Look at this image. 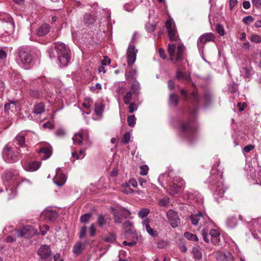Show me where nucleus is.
<instances>
[{
  "mask_svg": "<svg viewBox=\"0 0 261 261\" xmlns=\"http://www.w3.org/2000/svg\"><path fill=\"white\" fill-rule=\"evenodd\" d=\"M122 188L123 189H122V192L124 193L129 194L134 192V190L130 188L128 183H125L123 184Z\"/></svg>",
  "mask_w": 261,
  "mask_h": 261,
  "instance_id": "nucleus-51",
  "label": "nucleus"
},
{
  "mask_svg": "<svg viewBox=\"0 0 261 261\" xmlns=\"http://www.w3.org/2000/svg\"><path fill=\"white\" fill-rule=\"evenodd\" d=\"M37 233V230H35L33 226L28 225L23 226L21 229L16 231V234L18 237L25 238H29Z\"/></svg>",
  "mask_w": 261,
  "mask_h": 261,
  "instance_id": "nucleus-13",
  "label": "nucleus"
},
{
  "mask_svg": "<svg viewBox=\"0 0 261 261\" xmlns=\"http://www.w3.org/2000/svg\"><path fill=\"white\" fill-rule=\"evenodd\" d=\"M180 93L186 100H190L193 103L194 109L193 110L190 111V113H191V116L194 117L197 109V106L200 103V100L197 95V92L194 91L192 92L190 95H188L186 91L181 89Z\"/></svg>",
  "mask_w": 261,
  "mask_h": 261,
  "instance_id": "nucleus-11",
  "label": "nucleus"
},
{
  "mask_svg": "<svg viewBox=\"0 0 261 261\" xmlns=\"http://www.w3.org/2000/svg\"><path fill=\"white\" fill-rule=\"evenodd\" d=\"M38 153L43 160L48 159L52 154L51 146L48 144L43 145L39 149Z\"/></svg>",
  "mask_w": 261,
  "mask_h": 261,
  "instance_id": "nucleus-25",
  "label": "nucleus"
},
{
  "mask_svg": "<svg viewBox=\"0 0 261 261\" xmlns=\"http://www.w3.org/2000/svg\"><path fill=\"white\" fill-rule=\"evenodd\" d=\"M101 89V85L99 83H97L94 86H91L90 88L91 91L96 93L98 92V91L100 90Z\"/></svg>",
  "mask_w": 261,
  "mask_h": 261,
  "instance_id": "nucleus-60",
  "label": "nucleus"
},
{
  "mask_svg": "<svg viewBox=\"0 0 261 261\" xmlns=\"http://www.w3.org/2000/svg\"><path fill=\"white\" fill-rule=\"evenodd\" d=\"M54 183L58 186H62L66 181V176L60 168L57 169L56 174L53 179Z\"/></svg>",
  "mask_w": 261,
  "mask_h": 261,
  "instance_id": "nucleus-24",
  "label": "nucleus"
},
{
  "mask_svg": "<svg viewBox=\"0 0 261 261\" xmlns=\"http://www.w3.org/2000/svg\"><path fill=\"white\" fill-rule=\"evenodd\" d=\"M128 107V111L130 113H133L134 112L136 111L138 109V105L135 101L132 103L130 102Z\"/></svg>",
  "mask_w": 261,
  "mask_h": 261,
  "instance_id": "nucleus-57",
  "label": "nucleus"
},
{
  "mask_svg": "<svg viewBox=\"0 0 261 261\" xmlns=\"http://www.w3.org/2000/svg\"><path fill=\"white\" fill-rule=\"evenodd\" d=\"M112 212L114 217L115 222L117 223H120L122 218L129 214L128 211L122 208H113Z\"/></svg>",
  "mask_w": 261,
  "mask_h": 261,
  "instance_id": "nucleus-21",
  "label": "nucleus"
},
{
  "mask_svg": "<svg viewBox=\"0 0 261 261\" xmlns=\"http://www.w3.org/2000/svg\"><path fill=\"white\" fill-rule=\"evenodd\" d=\"M91 217V214L89 213H87L84 215L81 216L80 220L82 223H86L88 222Z\"/></svg>",
  "mask_w": 261,
  "mask_h": 261,
  "instance_id": "nucleus-59",
  "label": "nucleus"
},
{
  "mask_svg": "<svg viewBox=\"0 0 261 261\" xmlns=\"http://www.w3.org/2000/svg\"><path fill=\"white\" fill-rule=\"evenodd\" d=\"M131 134L129 132H126L124 135L122 139V142L124 144H127L129 142L130 139Z\"/></svg>",
  "mask_w": 261,
  "mask_h": 261,
  "instance_id": "nucleus-58",
  "label": "nucleus"
},
{
  "mask_svg": "<svg viewBox=\"0 0 261 261\" xmlns=\"http://www.w3.org/2000/svg\"><path fill=\"white\" fill-rule=\"evenodd\" d=\"M178 102V96L175 94H171L170 95L169 103L170 105L175 106Z\"/></svg>",
  "mask_w": 261,
  "mask_h": 261,
  "instance_id": "nucleus-47",
  "label": "nucleus"
},
{
  "mask_svg": "<svg viewBox=\"0 0 261 261\" xmlns=\"http://www.w3.org/2000/svg\"><path fill=\"white\" fill-rule=\"evenodd\" d=\"M41 217H44L45 219L53 221L58 217V213L55 210L47 209L42 213Z\"/></svg>",
  "mask_w": 261,
  "mask_h": 261,
  "instance_id": "nucleus-30",
  "label": "nucleus"
},
{
  "mask_svg": "<svg viewBox=\"0 0 261 261\" xmlns=\"http://www.w3.org/2000/svg\"><path fill=\"white\" fill-rule=\"evenodd\" d=\"M104 240L108 243H114L116 240V236L114 233H109L104 237Z\"/></svg>",
  "mask_w": 261,
  "mask_h": 261,
  "instance_id": "nucleus-45",
  "label": "nucleus"
},
{
  "mask_svg": "<svg viewBox=\"0 0 261 261\" xmlns=\"http://www.w3.org/2000/svg\"><path fill=\"white\" fill-rule=\"evenodd\" d=\"M176 78L181 81H185L186 83H189L190 80L189 74L186 71H181L178 70L176 73Z\"/></svg>",
  "mask_w": 261,
  "mask_h": 261,
  "instance_id": "nucleus-32",
  "label": "nucleus"
},
{
  "mask_svg": "<svg viewBox=\"0 0 261 261\" xmlns=\"http://www.w3.org/2000/svg\"><path fill=\"white\" fill-rule=\"evenodd\" d=\"M165 25L170 40L172 41L176 40L177 36L175 24L172 23L171 20L168 19L166 21Z\"/></svg>",
  "mask_w": 261,
  "mask_h": 261,
  "instance_id": "nucleus-22",
  "label": "nucleus"
},
{
  "mask_svg": "<svg viewBox=\"0 0 261 261\" xmlns=\"http://www.w3.org/2000/svg\"><path fill=\"white\" fill-rule=\"evenodd\" d=\"M138 50L136 49L134 44L130 42L127 50L126 59L128 66L131 67L136 60Z\"/></svg>",
  "mask_w": 261,
  "mask_h": 261,
  "instance_id": "nucleus-12",
  "label": "nucleus"
},
{
  "mask_svg": "<svg viewBox=\"0 0 261 261\" xmlns=\"http://www.w3.org/2000/svg\"><path fill=\"white\" fill-rule=\"evenodd\" d=\"M127 236L129 237L130 241H124L122 245H137L142 243V236L136 232H132Z\"/></svg>",
  "mask_w": 261,
  "mask_h": 261,
  "instance_id": "nucleus-17",
  "label": "nucleus"
},
{
  "mask_svg": "<svg viewBox=\"0 0 261 261\" xmlns=\"http://www.w3.org/2000/svg\"><path fill=\"white\" fill-rule=\"evenodd\" d=\"M250 40L254 43H261V36L256 33L252 34L250 38Z\"/></svg>",
  "mask_w": 261,
  "mask_h": 261,
  "instance_id": "nucleus-46",
  "label": "nucleus"
},
{
  "mask_svg": "<svg viewBox=\"0 0 261 261\" xmlns=\"http://www.w3.org/2000/svg\"><path fill=\"white\" fill-rule=\"evenodd\" d=\"M84 20L85 23L90 24L95 22L96 19L95 16L89 14H86L84 16Z\"/></svg>",
  "mask_w": 261,
  "mask_h": 261,
  "instance_id": "nucleus-44",
  "label": "nucleus"
},
{
  "mask_svg": "<svg viewBox=\"0 0 261 261\" xmlns=\"http://www.w3.org/2000/svg\"><path fill=\"white\" fill-rule=\"evenodd\" d=\"M155 24H151L150 23H148L146 24V30L149 33H151L153 32L155 30Z\"/></svg>",
  "mask_w": 261,
  "mask_h": 261,
  "instance_id": "nucleus-63",
  "label": "nucleus"
},
{
  "mask_svg": "<svg viewBox=\"0 0 261 261\" xmlns=\"http://www.w3.org/2000/svg\"><path fill=\"white\" fill-rule=\"evenodd\" d=\"M149 168L147 165H143L140 166V173L142 175H145L147 174Z\"/></svg>",
  "mask_w": 261,
  "mask_h": 261,
  "instance_id": "nucleus-62",
  "label": "nucleus"
},
{
  "mask_svg": "<svg viewBox=\"0 0 261 261\" xmlns=\"http://www.w3.org/2000/svg\"><path fill=\"white\" fill-rule=\"evenodd\" d=\"M221 238L225 245H232L234 243L233 240L228 236H222Z\"/></svg>",
  "mask_w": 261,
  "mask_h": 261,
  "instance_id": "nucleus-55",
  "label": "nucleus"
},
{
  "mask_svg": "<svg viewBox=\"0 0 261 261\" xmlns=\"http://www.w3.org/2000/svg\"><path fill=\"white\" fill-rule=\"evenodd\" d=\"M219 165V163L213 166L207 182L211 190L214 191V195L222 197L227 188L223 185L222 172L217 168Z\"/></svg>",
  "mask_w": 261,
  "mask_h": 261,
  "instance_id": "nucleus-2",
  "label": "nucleus"
},
{
  "mask_svg": "<svg viewBox=\"0 0 261 261\" xmlns=\"http://www.w3.org/2000/svg\"><path fill=\"white\" fill-rule=\"evenodd\" d=\"M18 175V173L16 171H8L6 173L5 179L7 181H12V182H14L16 180Z\"/></svg>",
  "mask_w": 261,
  "mask_h": 261,
  "instance_id": "nucleus-37",
  "label": "nucleus"
},
{
  "mask_svg": "<svg viewBox=\"0 0 261 261\" xmlns=\"http://www.w3.org/2000/svg\"><path fill=\"white\" fill-rule=\"evenodd\" d=\"M149 213V210L147 208H142L138 212V216L142 219H145Z\"/></svg>",
  "mask_w": 261,
  "mask_h": 261,
  "instance_id": "nucleus-49",
  "label": "nucleus"
},
{
  "mask_svg": "<svg viewBox=\"0 0 261 261\" xmlns=\"http://www.w3.org/2000/svg\"><path fill=\"white\" fill-rule=\"evenodd\" d=\"M127 123L130 127H133L136 124V118L134 115H130L127 117Z\"/></svg>",
  "mask_w": 261,
  "mask_h": 261,
  "instance_id": "nucleus-52",
  "label": "nucleus"
},
{
  "mask_svg": "<svg viewBox=\"0 0 261 261\" xmlns=\"http://www.w3.org/2000/svg\"><path fill=\"white\" fill-rule=\"evenodd\" d=\"M217 32L221 36H223L225 34V31L222 25L217 24L216 28Z\"/></svg>",
  "mask_w": 261,
  "mask_h": 261,
  "instance_id": "nucleus-64",
  "label": "nucleus"
},
{
  "mask_svg": "<svg viewBox=\"0 0 261 261\" xmlns=\"http://www.w3.org/2000/svg\"><path fill=\"white\" fill-rule=\"evenodd\" d=\"M254 18L251 16H248L243 18L242 21L246 25L250 24L253 21Z\"/></svg>",
  "mask_w": 261,
  "mask_h": 261,
  "instance_id": "nucleus-56",
  "label": "nucleus"
},
{
  "mask_svg": "<svg viewBox=\"0 0 261 261\" xmlns=\"http://www.w3.org/2000/svg\"><path fill=\"white\" fill-rule=\"evenodd\" d=\"M159 205L162 207H168L170 205V200L168 197H164L159 201Z\"/></svg>",
  "mask_w": 261,
  "mask_h": 261,
  "instance_id": "nucleus-42",
  "label": "nucleus"
},
{
  "mask_svg": "<svg viewBox=\"0 0 261 261\" xmlns=\"http://www.w3.org/2000/svg\"><path fill=\"white\" fill-rule=\"evenodd\" d=\"M140 85L137 81H135L132 84L130 91H128L124 96L123 100L126 105L130 103L131 100L138 99L139 94Z\"/></svg>",
  "mask_w": 261,
  "mask_h": 261,
  "instance_id": "nucleus-10",
  "label": "nucleus"
},
{
  "mask_svg": "<svg viewBox=\"0 0 261 261\" xmlns=\"http://www.w3.org/2000/svg\"><path fill=\"white\" fill-rule=\"evenodd\" d=\"M185 237L189 240L197 241L198 240L197 237L191 232H186L184 233Z\"/></svg>",
  "mask_w": 261,
  "mask_h": 261,
  "instance_id": "nucleus-50",
  "label": "nucleus"
},
{
  "mask_svg": "<svg viewBox=\"0 0 261 261\" xmlns=\"http://www.w3.org/2000/svg\"><path fill=\"white\" fill-rule=\"evenodd\" d=\"M104 109L103 105L101 102H96L95 103L94 113L98 117H100L102 115Z\"/></svg>",
  "mask_w": 261,
  "mask_h": 261,
  "instance_id": "nucleus-40",
  "label": "nucleus"
},
{
  "mask_svg": "<svg viewBox=\"0 0 261 261\" xmlns=\"http://www.w3.org/2000/svg\"><path fill=\"white\" fill-rule=\"evenodd\" d=\"M151 220L149 218H145L142 220L141 224L142 225V229L146 231L150 236L152 237L157 236L158 232L156 229L150 226Z\"/></svg>",
  "mask_w": 261,
  "mask_h": 261,
  "instance_id": "nucleus-16",
  "label": "nucleus"
},
{
  "mask_svg": "<svg viewBox=\"0 0 261 261\" xmlns=\"http://www.w3.org/2000/svg\"><path fill=\"white\" fill-rule=\"evenodd\" d=\"M211 228L208 234V230L206 228H203L202 230V235L203 240L206 243L210 242L214 245H222L223 242L221 241V236L220 231L218 228Z\"/></svg>",
  "mask_w": 261,
  "mask_h": 261,
  "instance_id": "nucleus-9",
  "label": "nucleus"
},
{
  "mask_svg": "<svg viewBox=\"0 0 261 261\" xmlns=\"http://www.w3.org/2000/svg\"><path fill=\"white\" fill-rule=\"evenodd\" d=\"M110 221L111 219L108 215L100 214L97 217L96 222L99 227L105 228L109 226Z\"/></svg>",
  "mask_w": 261,
  "mask_h": 261,
  "instance_id": "nucleus-27",
  "label": "nucleus"
},
{
  "mask_svg": "<svg viewBox=\"0 0 261 261\" xmlns=\"http://www.w3.org/2000/svg\"><path fill=\"white\" fill-rule=\"evenodd\" d=\"M197 125L194 118L180 125V130L190 144H192L197 137Z\"/></svg>",
  "mask_w": 261,
  "mask_h": 261,
  "instance_id": "nucleus-5",
  "label": "nucleus"
},
{
  "mask_svg": "<svg viewBox=\"0 0 261 261\" xmlns=\"http://www.w3.org/2000/svg\"><path fill=\"white\" fill-rule=\"evenodd\" d=\"M185 47L179 43L169 44L168 51L170 60L177 64L178 67H185L188 61L183 57Z\"/></svg>",
  "mask_w": 261,
  "mask_h": 261,
  "instance_id": "nucleus-4",
  "label": "nucleus"
},
{
  "mask_svg": "<svg viewBox=\"0 0 261 261\" xmlns=\"http://www.w3.org/2000/svg\"><path fill=\"white\" fill-rule=\"evenodd\" d=\"M217 260L218 261H232L233 257L230 252H219L216 255Z\"/></svg>",
  "mask_w": 261,
  "mask_h": 261,
  "instance_id": "nucleus-29",
  "label": "nucleus"
},
{
  "mask_svg": "<svg viewBox=\"0 0 261 261\" xmlns=\"http://www.w3.org/2000/svg\"><path fill=\"white\" fill-rule=\"evenodd\" d=\"M85 156V151L82 149H81L79 151V153H77L76 152H72V156L77 160L82 159L84 158Z\"/></svg>",
  "mask_w": 261,
  "mask_h": 261,
  "instance_id": "nucleus-48",
  "label": "nucleus"
},
{
  "mask_svg": "<svg viewBox=\"0 0 261 261\" xmlns=\"http://www.w3.org/2000/svg\"><path fill=\"white\" fill-rule=\"evenodd\" d=\"M6 190L9 194V199H12L16 196V191L15 188H6Z\"/></svg>",
  "mask_w": 261,
  "mask_h": 261,
  "instance_id": "nucleus-54",
  "label": "nucleus"
},
{
  "mask_svg": "<svg viewBox=\"0 0 261 261\" xmlns=\"http://www.w3.org/2000/svg\"><path fill=\"white\" fill-rule=\"evenodd\" d=\"M249 228L254 239H259V237L255 232L261 233V218L252 220L249 224Z\"/></svg>",
  "mask_w": 261,
  "mask_h": 261,
  "instance_id": "nucleus-14",
  "label": "nucleus"
},
{
  "mask_svg": "<svg viewBox=\"0 0 261 261\" xmlns=\"http://www.w3.org/2000/svg\"><path fill=\"white\" fill-rule=\"evenodd\" d=\"M65 16V12L62 10L55 11L51 15V22L60 24L64 21Z\"/></svg>",
  "mask_w": 261,
  "mask_h": 261,
  "instance_id": "nucleus-23",
  "label": "nucleus"
},
{
  "mask_svg": "<svg viewBox=\"0 0 261 261\" xmlns=\"http://www.w3.org/2000/svg\"><path fill=\"white\" fill-rule=\"evenodd\" d=\"M123 227L125 229V235L128 236L131 233L130 231L132 230L133 223L129 221H126L123 224Z\"/></svg>",
  "mask_w": 261,
  "mask_h": 261,
  "instance_id": "nucleus-43",
  "label": "nucleus"
},
{
  "mask_svg": "<svg viewBox=\"0 0 261 261\" xmlns=\"http://www.w3.org/2000/svg\"><path fill=\"white\" fill-rule=\"evenodd\" d=\"M193 253L194 254V256L195 259H199L201 258L202 254L201 252L199 250V249L196 247H194L193 248Z\"/></svg>",
  "mask_w": 261,
  "mask_h": 261,
  "instance_id": "nucleus-53",
  "label": "nucleus"
},
{
  "mask_svg": "<svg viewBox=\"0 0 261 261\" xmlns=\"http://www.w3.org/2000/svg\"><path fill=\"white\" fill-rule=\"evenodd\" d=\"M45 111V105L43 102L36 103L34 105L33 112L36 114H41Z\"/></svg>",
  "mask_w": 261,
  "mask_h": 261,
  "instance_id": "nucleus-38",
  "label": "nucleus"
},
{
  "mask_svg": "<svg viewBox=\"0 0 261 261\" xmlns=\"http://www.w3.org/2000/svg\"><path fill=\"white\" fill-rule=\"evenodd\" d=\"M252 69L249 67H243L240 69L241 75L247 81L250 80V77L252 75Z\"/></svg>",
  "mask_w": 261,
  "mask_h": 261,
  "instance_id": "nucleus-33",
  "label": "nucleus"
},
{
  "mask_svg": "<svg viewBox=\"0 0 261 261\" xmlns=\"http://www.w3.org/2000/svg\"><path fill=\"white\" fill-rule=\"evenodd\" d=\"M49 229V226L44 225L43 226H39V230L42 235H45Z\"/></svg>",
  "mask_w": 261,
  "mask_h": 261,
  "instance_id": "nucleus-61",
  "label": "nucleus"
},
{
  "mask_svg": "<svg viewBox=\"0 0 261 261\" xmlns=\"http://www.w3.org/2000/svg\"><path fill=\"white\" fill-rule=\"evenodd\" d=\"M189 219L193 225L200 227L206 226L213 227L214 223L210 217L205 214L198 211L197 213L192 214L189 217Z\"/></svg>",
  "mask_w": 261,
  "mask_h": 261,
  "instance_id": "nucleus-8",
  "label": "nucleus"
},
{
  "mask_svg": "<svg viewBox=\"0 0 261 261\" xmlns=\"http://www.w3.org/2000/svg\"><path fill=\"white\" fill-rule=\"evenodd\" d=\"M54 47L57 51L60 66L61 67L67 66L71 60L68 47L66 44L60 42L55 43Z\"/></svg>",
  "mask_w": 261,
  "mask_h": 261,
  "instance_id": "nucleus-6",
  "label": "nucleus"
},
{
  "mask_svg": "<svg viewBox=\"0 0 261 261\" xmlns=\"http://www.w3.org/2000/svg\"><path fill=\"white\" fill-rule=\"evenodd\" d=\"M22 79L20 74L16 72L13 71L11 75V84L14 90L18 89L22 83Z\"/></svg>",
  "mask_w": 261,
  "mask_h": 261,
  "instance_id": "nucleus-26",
  "label": "nucleus"
},
{
  "mask_svg": "<svg viewBox=\"0 0 261 261\" xmlns=\"http://www.w3.org/2000/svg\"><path fill=\"white\" fill-rule=\"evenodd\" d=\"M166 215L171 227H177L180 223V219L177 213L173 210H169L167 212Z\"/></svg>",
  "mask_w": 261,
  "mask_h": 261,
  "instance_id": "nucleus-19",
  "label": "nucleus"
},
{
  "mask_svg": "<svg viewBox=\"0 0 261 261\" xmlns=\"http://www.w3.org/2000/svg\"><path fill=\"white\" fill-rule=\"evenodd\" d=\"M50 29V26L48 24L44 23L38 29L37 35L38 36H44L49 33Z\"/></svg>",
  "mask_w": 261,
  "mask_h": 261,
  "instance_id": "nucleus-31",
  "label": "nucleus"
},
{
  "mask_svg": "<svg viewBox=\"0 0 261 261\" xmlns=\"http://www.w3.org/2000/svg\"><path fill=\"white\" fill-rule=\"evenodd\" d=\"M33 50L27 47H20L18 49V64L24 69H29L33 61Z\"/></svg>",
  "mask_w": 261,
  "mask_h": 261,
  "instance_id": "nucleus-7",
  "label": "nucleus"
},
{
  "mask_svg": "<svg viewBox=\"0 0 261 261\" xmlns=\"http://www.w3.org/2000/svg\"><path fill=\"white\" fill-rule=\"evenodd\" d=\"M41 166V163L39 161H32L25 163L23 168L27 171L33 172L38 170Z\"/></svg>",
  "mask_w": 261,
  "mask_h": 261,
  "instance_id": "nucleus-28",
  "label": "nucleus"
},
{
  "mask_svg": "<svg viewBox=\"0 0 261 261\" xmlns=\"http://www.w3.org/2000/svg\"><path fill=\"white\" fill-rule=\"evenodd\" d=\"M238 221L236 215L230 216L226 220V225L229 228H233L237 225Z\"/></svg>",
  "mask_w": 261,
  "mask_h": 261,
  "instance_id": "nucleus-35",
  "label": "nucleus"
},
{
  "mask_svg": "<svg viewBox=\"0 0 261 261\" xmlns=\"http://www.w3.org/2000/svg\"><path fill=\"white\" fill-rule=\"evenodd\" d=\"M18 102L16 101H12L5 105V111L10 114V112H14L16 111V106Z\"/></svg>",
  "mask_w": 261,
  "mask_h": 261,
  "instance_id": "nucleus-34",
  "label": "nucleus"
},
{
  "mask_svg": "<svg viewBox=\"0 0 261 261\" xmlns=\"http://www.w3.org/2000/svg\"><path fill=\"white\" fill-rule=\"evenodd\" d=\"M35 134L29 130L22 131L16 137L13 143L7 144L3 150V157L8 163L16 162L21 154H25L29 149L25 142L31 141Z\"/></svg>",
  "mask_w": 261,
  "mask_h": 261,
  "instance_id": "nucleus-1",
  "label": "nucleus"
},
{
  "mask_svg": "<svg viewBox=\"0 0 261 261\" xmlns=\"http://www.w3.org/2000/svg\"><path fill=\"white\" fill-rule=\"evenodd\" d=\"M169 175L165 173L159 176V180L163 187L167 188V191L170 195H175L185 186V182L180 177H177L171 181H169Z\"/></svg>",
  "mask_w": 261,
  "mask_h": 261,
  "instance_id": "nucleus-3",
  "label": "nucleus"
},
{
  "mask_svg": "<svg viewBox=\"0 0 261 261\" xmlns=\"http://www.w3.org/2000/svg\"><path fill=\"white\" fill-rule=\"evenodd\" d=\"M215 39L214 35L212 33H207L200 36L197 41V46L199 50L202 49L204 45L208 42L213 41Z\"/></svg>",
  "mask_w": 261,
  "mask_h": 261,
  "instance_id": "nucleus-15",
  "label": "nucleus"
},
{
  "mask_svg": "<svg viewBox=\"0 0 261 261\" xmlns=\"http://www.w3.org/2000/svg\"><path fill=\"white\" fill-rule=\"evenodd\" d=\"M93 103V101L91 98L86 97L84 99V101L83 102V107L86 110L85 111V113L87 114H89L91 113V110L90 108L91 106V105Z\"/></svg>",
  "mask_w": 261,
  "mask_h": 261,
  "instance_id": "nucleus-36",
  "label": "nucleus"
},
{
  "mask_svg": "<svg viewBox=\"0 0 261 261\" xmlns=\"http://www.w3.org/2000/svg\"><path fill=\"white\" fill-rule=\"evenodd\" d=\"M72 140L74 144L81 145L84 140L83 134L81 133H76L73 137Z\"/></svg>",
  "mask_w": 261,
  "mask_h": 261,
  "instance_id": "nucleus-41",
  "label": "nucleus"
},
{
  "mask_svg": "<svg viewBox=\"0 0 261 261\" xmlns=\"http://www.w3.org/2000/svg\"><path fill=\"white\" fill-rule=\"evenodd\" d=\"M125 76L127 80H129V82L132 80V82L136 81L135 79L137 76V72L136 69H131L128 72L125 73ZM133 83H132V84Z\"/></svg>",
  "mask_w": 261,
  "mask_h": 261,
  "instance_id": "nucleus-39",
  "label": "nucleus"
},
{
  "mask_svg": "<svg viewBox=\"0 0 261 261\" xmlns=\"http://www.w3.org/2000/svg\"><path fill=\"white\" fill-rule=\"evenodd\" d=\"M40 258L44 261H50L51 250L49 246H41L37 251Z\"/></svg>",
  "mask_w": 261,
  "mask_h": 261,
  "instance_id": "nucleus-18",
  "label": "nucleus"
},
{
  "mask_svg": "<svg viewBox=\"0 0 261 261\" xmlns=\"http://www.w3.org/2000/svg\"><path fill=\"white\" fill-rule=\"evenodd\" d=\"M184 198L186 199L189 204H192L193 202H202V198L200 194L197 192L192 193L187 192L183 196Z\"/></svg>",
  "mask_w": 261,
  "mask_h": 261,
  "instance_id": "nucleus-20",
  "label": "nucleus"
}]
</instances>
